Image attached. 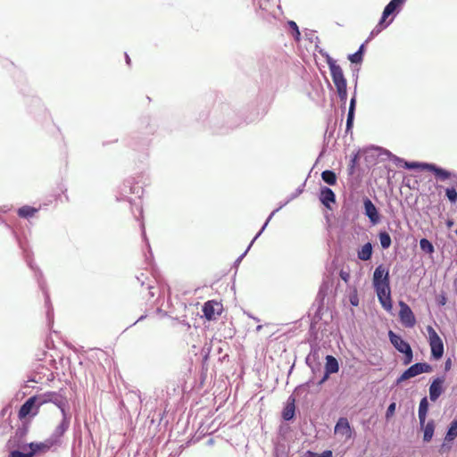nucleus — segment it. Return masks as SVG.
Returning a JSON list of instances; mask_svg holds the SVG:
<instances>
[{"label": "nucleus", "instance_id": "412c9836", "mask_svg": "<svg viewBox=\"0 0 457 457\" xmlns=\"http://www.w3.org/2000/svg\"><path fill=\"white\" fill-rule=\"evenodd\" d=\"M328 69L336 89L347 87V80L345 77L343 69L337 63V61L331 62V64L329 63L328 65Z\"/></svg>", "mask_w": 457, "mask_h": 457}, {"label": "nucleus", "instance_id": "79ce46f5", "mask_svg": "<svg viewBox=\"0 0 457 457\" xmlns=\"http://www.w3.org/2000/svg\"><path fill=\"white\" fill-rule=\"evenodd\" d=\"M289 447L286 445L285 442H281L280 440H276L274 442V450L272 457H288Z\"/></svg>", "mask_w": 457, "mask_h": 457}, {"label": "nucleus", "instance_id": "f8f14e48", "mask_svg": "<svg viewBox=\"0 0 457 457\" xmlns=\"http://www.w3.org/2000/svg\"><path fill=\"white\" fill-rule=\"evenodd\" d=\"M361 204L362 214L368 219L370 226L380 224L383 220V215L372 200L369 196L363 195L361 197Z\"/></svg>", "mask_w": 457, "mask_h": 457}, {"label": "nucleus", "instance_id": "393cba45", "mask_svg": "<svg viewBox=\"0 0 457 457\" xmlns=\"http://www.w3.org/2000/svg\"><path fill=\"white\" fill-rule=\"evenodd\" d=\"M333 286V278L327 277L323 278L320 286L314 304L325 305V299L328 296V290Z\"/></svg>", "mask_w": 457, "mask_h": 457}, {"label": "nucleus", "instance_id": "473e14b6", "mask_svg": "<svg viewBox=\"0 0 457 457\" xmlns=\"http://www.w3.org/2000/svg\"><path fill=\"white\" fill-rule=\"evenodd\" d=\"M357 100L350 99L345 122V134L353 133L356 112Z\"/></svg>", "mask_w": 457, "mask_h": 457}, {"label": "nucleus", "instance_id": "e433bc0d", "mask_svg": "<svg viewBox=\"0 0 457 457\" xmlns=\"http://www.w3.org/2000/svg\"><path fill=\"white\" fill-rule=\"evenodd\" d=\"M291 202V200H289L288 197H287L286 200L280 202L278 204V206L274 209L270 213V215L267 217L266 220L264 221L263 225L262 226V228H260V230L256 233L255 235V238H258L263 232L264 230L266 229L268 224L270 223V221L271 220V219L273 218V216L278 212H279L282 208H284L287 204H288L289 203Z\"/></svg>", "mask_w": 457, "mask_h": 457}, {"label": "nucleus", "instance_id": "c9c22d12", "mask_svg": "<svg viewBox=\"0 0 457 457\" xmlns=\"http://www.w3.org/2000/svg\"><path fill=\"white\" fill-rule=\"evenodd\" d=\"M324 370L329 374H336L339 371L340 365L338 360L332 354H327L325 357Z\"/></svg>", "mask_w": 457, "mask_h": 457}, {"label": "nucleus", "instance_id": "4468645a", "mask_svg": "<svg viewBox=\"0 0 457 457\" xmlns=\"http://www.w3.org/2000/svg\"><path fill=\"white\" fill-rule=\"evenodd\" d=\"M299 410L296 406V399L293 395H289L283 403L280 411V420L286 422H295Z\"/></svg>", "mask_w": 457, "mask_h": 457}, {"label": "nucleus", "instance_id": "7c9ffc66", "mask_svg": "<svg viewBox=\"0 0 457 457\" xmlns=\"http://www.w3.org/2000/svg\"><path fill=\"white\" fill-rule=\"evenodd\" d=\"M366 46V42H363L360 45L356 52L348 54L347 59L351 62V66H361L367 51Z\"/></svg>", "mask_w": 457, "mask_h": 457}, {"label": "nucleus", "instance_id": "0eeeda50", "mask_svg": "<svg viewBox=\"0 0 457 457\" xmlns=\"http://www.w3.org/2000/svg\"><path fill=\"white\" fill-rule=\"evenodd\" d=\"M286 69L284 62L275 56H266L261 62L260 73L262 83L271 85L274 79H278Z\"/></svg>", "mask_w": 457, "mask_h": 457}, {"label": "nucleus", "instance_id": "bf43d9fd", "mask_svg": "<svg viewBox=\"0 0 457 457\" xmlns=\"http://www.w3.org/2000/svg\"><path fill=\"white\" fill-rule=\"evenodd\" d=\"M395 411H396V402L392 401L386 408V411L385 413V420L386 421H390L391 419L395 416Z\"/></svg>", "mask_w": 457, "mask_h": 457}, {"label": "nucleus", "instance_id": "6ab92c4d", "mask_svg": "<svg viewBox=\"0 0 457 457\" xmlns=\"http://www.w3.org/2000/svg\"><path fill=\"white\" fill-rule=\"evenodd\" d=\"M318 198L327 210H333V204L337 202V195L330 187L321 185L319 189Z\"/></svg>", "mask_w": 457, "mask_h": 457}, {"label": "nucleus", "instance_id": "aec40b11", "mask_svg": "<svg viewBox=\"0 0 457 457\" xmlns=\"http://www.w3.org/2000/svg\"><path fill=\"white\" fill-rule=\"evenodd\" d=\"M157 128L158 125L153 117L144 115L139 119L138 130L137 132L149 138V136L156 132Z\"/></svg>", "mask_w": 457, "mask_h": 457}, {"label": "nucleus", "instance_id": "58836bf2", "mask_svg": "<svg viewBox=\"0 0 457 457\" xmlns=\"http://www.w3.org/2000/svg\"><path fill=\"white\" fill-rule=\"evenodd\" d=\"M292 422H286L280 420V423L278 425V430H277V439L280 440L281 442H285L287 438V436L292 431L290 424Z\"/></svg>", "mask_w": 457, "mask_h": 457}, {"label": "nucleus", "instance_id": "9b49d317", "mask_svg": "<svg viewBox=\"0 0 457 457\" xmlns=\"http://www.w3.org/2000/svg\"><path fill=\"white\" fill-rule=\"evenodd\" d=\"M144 193V188L141 186L137 185L135 178L129 177L126 179L122 185L120 187L119 195H116L117 201H128L130 204H132V199L129 196V195H136L138 198Z\"/></svg>", "mask_w": 457, "mask_h": 457}, {"label": "nucleus", "instance_id": "de8ad7c7", "mask_svg": "<svg viewBox=\"0 0 457 457\" xmlns=\"http://www.w3.org/2000/svg\"><path fill=\"white\" fill-rule=\"evenodd\" d=\"M322 180L328 186H335L337 181V176L334 170H325L321 172Z\"/></svg>", "mask_w": 457, "mask_h": 457}, {"label": "nucleus", "instance_id": "4d7b16f0", "mask_svg": "<svg viewBox=\"0 0 457 457\" xmlns=\"http://www.w3.org/2000/svg\"><path fill=\"white\" fill-rule=\"evenodd\" d=\"M257 238H255V236L253 237V238L252 239V241L250 242V244L248 245L247 248L245 250V252L243 253H241L234 262L233 265H232V268L236 269V270H237L239 264L241 263L242 260L245 258V256L247 254L249 249L252 247V245H253L254 241L256 240Z\"/></svg>", "mask_w": 457, "mask_h": 457}, {"label": "nucleus", "instance_id": "a19ab883", "mask_svg": "<svg viewBox=\"0 0 457 457\" xmlns=\"http://www.w3.org/2000/svg\"><path fill=\"white\" fill-rule=\"evenodd\" d=\"M320 347L316 342L310 343V353L305 357V364H309L311 361H320Z\"/></svg>", "mask_w": 457, "mask_h": 457}, {"label": "nucleus", "instance_id": "052dcab7", "mask_svg": "<svg viewBox=\"0 0 457 457\" xmlns=\"http://www.w3.org/2000/svg\"><path fill=\"white\" fill-rule=\"evenodd\" d=\"M315 51H317L322 57L325 58L328 66L331 62H336L334 58L330 56V54L323 48L320 47L319 43L315 44Z\"/></svg>", "mask_w": 457, "mask_h": 457}, {"label": "nucleus", "instance_id": "a211bd4d", "mask_svg": "<svg viewBox=\"0 0 457 457\" xmlns=\"http://www.w3.org/2000/svg\"><path fill=\"white\" fill-rule=\"evenodd\" d=\"M21 424L17 427L14 434L10 436L5 445H11L21 442H26V437L31 426L30 420H20Z\"/></svg>", "mask_w": 457, "mask_h": 457}, {"label": "nucleus", "instance_id": "4be33fe9", "mask_svg": "<svg viewBox=\"0 0 457 457\" xmlns=\"http://www.w3.org/2000/svg\"><path fill=\"white\" fill-rule=\"evenodd\" d=\"M433 370L434 367L430 363L426 361H418L410 365L403 370V372L405 373L404 376H407L410 379L422 373H431Z\"/></svg>", "mask_w": 457, "mask_h": 457}, {"label": "nucleus", "instance_id": "a878e982", "mask_svg": "<svg viewBox=\"0 0 457 457\" xmlns=\"http://www.w3.org/2000/svg\"><path fill=\"white\" fill-rule=\"evenodd\" d=\"M316 310L311 319L310 322V328H309V334L312 337L317 338L318 337V328L317 325L318 323L322 320L323 314H324V308L325 305H319L316 304Z\"/></svg>", "mask_w": 457, "mask_h": 457}, {"label": "nucleus", "instance_id": "864d4df0", "mask_svg": "<svg viewBox=\"0 0 457 457\" xmlns=\"http://www.w3.org/2000/svg\"><path fill=\"white\" fill-rule=\"evenodd\" d=\"M395 20H392L390 16H388L386 12H382L380 19L378 20V24L375 26L381 29L382 31L389 27Z\"/></svg>", "mask_w": 457, "mask_h": 457}, {"label": "nucleus", "instance_id": "20e7f679", "mask_svg": "<svg viewBox=\"0 0 457 457\" xmlns=\"http://www.w3.org/2000/svg\"><path fill=\"white\" fill-rule=\"evenodd\" d=\"M63 397L60 391H46L41 394H36L29 397L20 407L18 411V419L20 420H32L39 413L40 407L46 403H59Z\"/></svg>", "mask_w": 457, "mask_h": 457}, {"label": "nucleus", "instance_id": "5701e85b", "mask_svg": "<svg viewBox=\"0 0 457 457\" xmlns=\"http://www.w3.org/2000/svg\"><path fill=\"white\" fill-rule=\"evenodd\" d=\"M150 141L147 137L135 131L129 136L127 144L132 150L141 152L147 150Z\"/></svg>", "mask_w": 457, "mask_h": 457}, {"label": "nucleus", "instance_id": "4c0bfd02", "mask_svg": "<svg viewBox=\"0 0 457 457\" xmlns=\"http://www.w3.org/2000/svg\"><path fill=\"white\" fill-rule=\"evenodd\" d=\"M429 407L430 404L428 396H423L420 401L418 408L419 421H421V423H423L424 420H426L429 411Z\"/></svg>", "mask_w": 457, "mask_h": 457}, {"label": "nucleus", "instance_id": "f704fd0d", "mask_svg": "<svg viewBox=\"0 0 457 457\" xmlns=\"http://www.w3.org/2000/svg\"><path fill=\"white\" fill-rule=\"evenodd\" d=\"M361 156V149L353 151L351 154L349 163L347 166L348 175L353 176L356 173L358 170H360L359 162Z\"/></svg>", "mask_w": 457, "mask_h": 457}, {"label": "nucleus", "instance_id": "ea45409f", "mask_svg": "<svg viewBox=\"0 0 457 457\" xmlns=\"http://www.w3.org/2000/svg\"><path fill=\"white\" fill-rule=\"evenodd\" d=\"M39 208L31 206V205H23L17 210V215L21 219L29 220L35 216L37 213Z\"/></svg>", "mask_w": 457, "mask_h": 457}, {"label": "nucleus", "instance_id": "f3484780", "mask_svg": "<svg viewBox=\"0 0 457 457\" xmlns=\"http://www.w3.org/2000/svg\"><path fill=\"white\" fill-rule=\"evenodd\" d=\"M335 434H341L346 440L353 439L356 436L354 428L350 424L346 417H339L334 427Z\"/></svg>", "mask_w": 457, "mask_h": 457}, {"label": "nucleus", "instance_id": "2f4dec72", "mask_svg": "<svg viewBox=\"0 0 457 457\" xmlns=\"http://www.w3.org/2000/svg\"><path fill=\"white\" fill-rule=\"evenodd\" d=\"M75 426H78V430L75 429L74 439L71 446V457H81L82 452V435L79 421L76 420Z\"/></svg>", "mask_w": 457, "mask_h": 457}, {"label": "nucleus", "instance_id": "6e6552de", "mask_svg": "<svg viewBox=\"0 0 457 457\" xmlns=\"http://www.w3.org/2000/svg\"><path fill=\"white\" fill-rule=\"evenodd\" d=\"M7 457H35L47 453V447L43 442H21L5 445Z\"/></svg>", "mask_w": 457, "mask_h": 457}, {"label": "nucleus", "instance_id": "69168bd1", "mask_svg": "<svg viewBox=\"0 0 457 457\" xmlns=\"http://www.w3.org/2000/svg\"><path fill=\"white\" fill-rule=\"evenodd\" d=\"M306 185V179L302 183L293 193H291L287 197L289 200L293 201L297 198L303 191Z\"/></svg>", "mask_w": 457, "mask_h": 457}, {"label": "nucleus", "instance_id": "c85d7f7f", "mask_svg": "<svg viewBox=\"0 0 457 457\" xmlns=\"http://www.w3.org/2000/svg\"><path fill=\"white\" fill-rule=\"evenodd\" d=\"M0 224L4 225L11 233L12 237L17 242L20 248H23L26 244H28V240L26 237L21 231L17 230L12 225H10L3 217L0 216Z\"/></svg>", "mask_w": 457, "mask_h": 457}, {"label": "nucleus", "instance_id": "423d86ee", "mask_svg": "<svg viewBox=\"0 0 457 457\" xmlns=\"http://www.w3.org/2000/svg\"><path fill=\"white\" fill-rule=\"evenodd\" d=\"M55 406L61 411L62 420L55 427L50 436L43 441V443H45L47 447V452L53 447H58L62 445V438L68 431L71 421V412L70 411V405L66 396L63 395L59 403H55Z\"/></svg>", "mask_w": 457, "mask_h": 457}, {"label": "nucleus", "instance_id": "338daca9", "mask_svg": "<svg viewBox=\"0 0 457 457\" xmlns=\"http://www.w3.org/2000/svg\"><path fill=\"white\" fill-rule=\"evenodd\" d=\"M314 33H315V30H312V29H306L304 30V36H305V39L308 40L309 42L312 43L315 41V43H320V38L319 37L317 36H314Z\"/></svg>", "mask_w": 457, "mask_h": 457}, {"label": "nucleus", "instance_id": "f03ea898", "mask_svg": "<svg viewBox=\"0 0 457 457\" xmlns=\"http://www.w3.org/2000/svg\"><path fill=\"white\" fill-rule=\"evenodd\" d=\"M371 283L381 307L386 312L392 313L394 303L389 268L384 263L377 265L373 271Z\"/></svg>", "mask_w": 457, "mask_h": 457}, {"label": "nucleus", "instance_id": "13d9d810", "mask_svg": "<svg viewBox=\"0 0 457 457\" xmlns=\"http://www.w3.org/2000/svg\"><path fill=\"white\" fill-rule=\"evenodd\" d=\"M331 374L323 370L322 376L316 382V388L314 390L315 394H318L320 391L321 386L329 379Z\"/></svg>", "mask_w": 457, "mask_h": 457}, {"label": "nucleus", "instance_id": "603ef678", "mask_svg": "<svg viewBox=\"0 0 457 457\" xmlns=\"http://www.w3.org/2000/svg\"><path fill=\"white\" fill-rule=\"evenodd\" d=\"M309 394H315L314 390H308L307 388L300 389L298 385L295 387L293 393L290 395H293L296 400H306Z\"/></svg>", "mask_w": 457, "mask_h": 457}, {"label": "nucleus", "instance_id": "774afa93", "mask_svg": "<svg viewBox=\"0 0 457 457\" xmlns=\"http://www.w3.org/2000/svg\"><path fill=\"white\" fill-rule=\"evenodd\" d=\"M287 29L288 34L290 35V34L294 33L295 31H297L299 29V27L295 21H294L292 20H288L287 21Z\"/></svg>", "mask_w": 457, "mask_h": 457}, {"label": "nucleus", "instance_id": "b1692460", "mask_svg": "<svg viewBox=\"0 0 457 457\" xmlns=\"http://www.w3.org/2000/svg\"><path fill=\"white\" fill-rule=\"evenodd\" d=\"M387 335H388V339H389L390 344L399 353L411 347L410 343L407 340H405L402 335H400L396 332H394L391 329L388 331Z\"/></svg>", "mask_w": 457, "mask_h": 457}, {"label": "nucleus", "instance_id": "bb28decb", "mask_svg": "<svg viewBox=\"0 0 457 457\" xmlns=\"http://www.w3.org/2000/svg\"><path fill=\"white\" fill-rule=\"evenodd\" d=\"M336 128H337V120L334 121V123L332 124L331 120H329L328 121V127H327V129L324 134L323 145L319 154V156L316 160L315 164L320 161V159H321L325 155L327 149H328L329 140L334 137Z\"/></svg>", "mask_w": 457, "mask_h": 457}, {"label": "nucleus", "instance_id": "09e8293b", "mask_svg": "<svg viewBox=\"0 0 457 457\" xmlns=\"http://www.w3.org/2000/svg\"><path fill=\"white\" fill-rule=\"evenodd\" d=\"M419 244H420V248L423 253L430 254V255L435 253V246H434L433 243L427 237L420 238Z\"/></svg>", "mask_w": 457, "mask_h": 457}, {"label": "nucleus", "instance_id": "c756f323", "mask_svg": "<svg viewBox=\"0 0 457 457\" xmlns=\"http://www.w3.org/2000/svg\"><path fill=\"white\" fill-rule=\"evenodd\" d=\"M29 100V104L28 108L30 113H32L35 117L46 115V108L39 97L32 96Z\"/></svg>", "mask_w": 457, "mask_h": 457}, {"label": "nucleus", "instance_id": "c03bdc74", "mask_svg": "<svg viewBox=\"0 0 457 457\" xmlns=\"http://www.w3.org/2000/svg\"><path fill=\"white\" fill-rule=\"evenodd\" d=\"M445 436V441H449V443H453L457 437V417L449 423Z\"/></svg>", "mask_w": 457, "mask_h": 457}, {"label": "nucleus", "instance_id": "680f3d73", "mask_svg": "<svg viewBox=\"0 0 457 457\" xmlns=\"http://www.w3.org/2000/svg\"><path fill=\"white\" fill-rule=\"evenodd\" d=\"M316 377L312 376L307 381L299 385L300 389L307 388L308 390H315L316 388Z\"/></svg>", "mask_w": 457, "mask_h": 457}, {"label": "nucleus", "instance_id": "7ed1b4c3", "mask_svg": "<svg viewBox=\"0 0 457 457\" xmlns=\"http://www.w3.org/2000/svg\"><path fill=\"white\" fill-rule=\"evenodd\" d=\"M361 155L363 156L364 162L369 169L375 166L378 163V159L380 158L382 161L389 160L398 168H403L408 170H415L416 161H407L382 146L370 145L364 147L361 149Z\"/></svg>", "mask_w": 457, "mask_h": 457}, {"label": "nucleus", "instance_id": "2eb2a0df", "mask_svg": "<svg viewBox=\"0 0 457 457\" xmlns=\"http://www.w3.org/2000/svg\"><path fill=\"white\" fill-rule=\"evenodd\" d=\"M223 311L221 303L216 300H208L202 306L203 317L208 321H212L220 316Z\"/></svg>", "mask_w": 457, "mask_h": 457}, {"label": "nucleus", "instance_id": "39448f33", "mask_svg": "<svg viewBox=\"0 0 457 457\" xmlns=\"http://www.w3.org/2000/svg\"><path fill=\"white\" fill-rule=\"evenodd\" d=\"M22 251V254L25 262H27L28 267L34 272V277L37 282L38 287L42 291L45 298V307H46V323L49 329H52L54 326V307L51 303L50 294L47 288L46 281L44 278L43 271L34 262L33 260V252L29 248V244H26L23 248H21Z\"/></svg>", "mask_w": 457, "mask_h": 457}, {"label": "nucleus", "instance_id": "dca6fc26", "mask_svg": "<svg viewBox=\"0 0 457 457\" xmlns=\"http://www.w3.org/2000/svg\"><path fill=\"white\" fill-rule=\"evenodd\" d=\"M400 311L398 313L399 320L401 323L408 328H413L416 323L417 320L415 317V314L413 313L411 308L403 300H400L398 302Z\"/></svg>", "mask_w": 457, "mask_h": 457}, {"label": "nucleus", "instance_id": "5fc2aeb1", "mask_svg": "<svg viewBox=\"0 0 457 457\" xmlns=\"http://www.w3.org/2000/svg\"><path fill=\"white\" fill-rule=\"evenodd\" d=\"M445 196L452 204L457 203V190L454 187H448L445 189Z\"/></svg>", "mask_w": 457, "mask_h": 457}, {"label": "nucleus", "instance_id": "37998d69", "mask_svg": "<svg viewBox=\"0 0 457 457\" xmlns=\"http://www.w3.org/2000/svg\"><path fill=\"white\" fill-rule=\"evenodd\" d=\"M378 238L379 240L380 247L382 250H387L392 245V238L390 234L386 228H380L378 232Z\"/></svg>", "mask_w": 457, "mask_h": 457}, {"label": "nucleus", "instance_id": "e2e57ef3", "mask_svg": "<svg viewBox=\"0 0 457 457\" xmlns=\"http://www.w3.org/2000/svg\"><path fill=\"white\" fill-rule=\"evenodd\" d=\"M306 365L310 368L312 371V376L316 377L318 374L321 372L322 364L320 361H311L309 362V364Z\"/></svg>", "mask_w": 457, "mask_h": 457}, {"label": "nucleus", "instance_id": "f257e3e1", "mask_svg": "<svg viewBox=\"0 0 457 457\" xmlns=\"http://www.w3.org/2000/svg\"><path fill=\"white\" fill-rule=\"evenodd\" d=\"M196 120L208 126L213 133L227 134L244 122H253L254 117L252 114L246 115L231 103L220 102L215 104L211 111H199Z\"/></svg>", "mask_w": 457, "mask_h": 457}, {"label": "nucleus", "instance_id": "cd10ccee", "mask_svg": "<svg viewBox=\"0 0 457 457\" xmlns=\"http://www.w3.org/2000/svg\"><path fill=\"white\" fill-rule=\"evenodd\" d=\"M420 427L423 433L422 441L424 443H429L435 435L436 421L433 419L426 420L423 423L420 421Z\"/></svg>", "mask_w": 457, "mask_h": 457}, {"label": "nucleus", "instance_id": "0e129e2a", "mask_svg": "<svg viewBox=\"0 0 457 457\" xmlns=\"http://www.w3.org/2000/svg\"><path fill=\"white\" fill-rule=\"evenodd\" d=\"M436 303L437 306L442 307L445 306L448 301L447 294L445 291H441L436 296Z\"/></svg>", "mask_w": 457, "mask_h": 457}, {"label": "nucleus", "instance_id": "9d476101", "mask_svg": "<svg viewBox=\"0 0 457 457\" xmlns=\"http://www.w3.org/2000/svg\"><path fill=\"white\" fill-rule=\"evenodd\" d=\"M427 331L428 334V342L430 347V360L439 361L445 353L443 339L432 326H428Z\"/></svg>", "mask_w": 457, "mask_h": 457}, {"label": "nucleus", "instance_id": "ddd939ff", "mask_svg": "<svg viewBox=\"0 0 457 457\" xmlns=\"http://www.w3.org/2000/svg\"><path fill=\"white\" fill-rule=\"evenodd\" d=\"M445 375H439L430 378L428 386L429 400L436 403L446 390Z\"/></svg>", "mask_w": 457, "mask_h": 457}, {"label": "nucleus", "instance_id": "a18cd8bd", "mask_svg": "<svg viewBox=\"0 0 457 457\" xmlns=\"http://www.w3.org/2000/svg\"><path fill=\"white\" fill-rule=\"evenodd\" d=\"M337 93L338 98H339V100L341 102V105H340V108H341L340 124H342L343 119H344V115H345V108H346L347 96H348L347 87L337 89Z\"/></svg>", "mask_w": 457, "mask_h": 457}, {"label": "nucleus", "instance_id": "6e6d98bb", "mask_svg": "<svg viewBox=\"0 0 457 457\" xmlns=\"http://www.w3.org/2000/svg\"><path fill=\"white\" fill-rule=\"evenodd\" d=\"M400 353L403 354V364L407 366V365H410L412 361H413V350L411 347H409L408 349L401 352Z\"/></svg>", "mask_w": 457, "mask_h": 457}, {"label": "nucleus", "instance_id": "8fccbe9b", "mask_svg": "<svg viewBox=\"0 0 457 457\" xmlns=\"http://www.w3.org/2000/svg\"><path fill=\"white\" fill-rule=\"evenodd\" d=\"M347 298L349 301V303L353 307H357L360 303L358 290L355 287H349L347 292Z\"/></svg>", "mask_w": 457, "mask_h": 457}, {"label": "nucleus", "instance_id": "72a5a7b5", "mask_svg": "<svg viewBox=\"0 0 457 457\" xmlns=\"http://www.w3.org/2000/svg\"><path fill=\"white\" fill-rule=\"evenodd\" d=\"M374 253V245L368 241L357 249V257L359 260L367 262L371 260Z\"/></svg>", "mask_w": 457, "mask_h": 457}, {"label": "nucleus", "instance_id": "49530a36", "mask_svg": "<svg viewBox=\"0 0 457 457\" xmlns=\"http://www.w3.org/2000/svg\"><path fill=\"white\" fill-rule=\"evenodd\" d=\"M140 228H141V233H142V238L145 242V245L148 250V253H145V261L150 264L154 259V254H153V252H152V248L150 246V243H149V240L146 237V233H145V224L144 222H141L140 224Z\"/></svg>", "mask_w": 457, "mask_h": 457}, {"label": "nucleus", "instance_id": "3c124183", "mask_svg": "<svg viewBox=\"0 0 457 457\" xmlns=\"http://www.w3.org/2000/svg\"><path fill=\"white\" fill-rule=\"evenodd\" d=\"M383 12L390 16L392 20H395L396 16L402 12V9L398 8L389 1L384 7Z\"/></svg>", "mask_w": 457, "mask_h": 457}, {"label": "nucleus", "instance_id": "1a4fd4ad", "mask_svg": "<svg viewBox=\"0 0 457 457\" xmlns=\"http://www.w3.org/2000/svg\"><path fill=\"white\" fill-rule=\"evenodd\" d=\"M416 171H429L435 175V178L438 181L452 180L453 186L457 187V172L454 170H447L434 162H419L416 161L415 170Z\"/></svg>", "mask_w": 457, "mask_h": 457}]
</instances>
